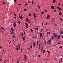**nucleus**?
I'll use <instances>...</instances> for the list:
<instances>
[{"instance_id":"16","label":"nucleus","mask_w":63,"mask_h":63,"mask_svg":"<svg viewBox=\"0 0 63 63\" xmlns=\"http://www.w3.org/2000/svg\"><path fill=\"white\" fill-rule=\"evenodd\" d=\"M46 52V51L45 50H44L43 51V53H44V52Z\"/></svg>"},{"instance_id":"38","label":"nucleus","mask_w":63,"mask_h":63,"mask_svg":"<svg viewBox=\"0 0 63 63\" xmlns=\"http://www.w3.org/2000/svg\"><path fill=\"white\" fill-rule=\"evenodd\" d=\"M35 29L36 30H38V28H36Z\"/></svg>"},{"instance_id":"48","label":"nucleus","mask_w":63,"mask_h":63,"mask_svg":"<svg viewBox=\"0 0 63 63\" xmlns=\"http://www.w3.org/2000/svg\"><path fill=\"white\" fill-rule=\"evenodd\" d=\"M27 10V9H24V11H26V10Z\"/></svg>"},{"instance_id":"13","label":"nucleus","mask_w":63,"mask_h":63,"mask_svg":"<svg viewBox=\"0 0 63 63\" xmlns=\"http://www.w3.org/2000/svg\"><path fill=\"white\" fill-rule=\"evenodd\" d=\"M20 48V47H19V48H18V47H17V48H16V50H19V49Z\"/></svg>"},{"instance_id":"1","label":"nucleus","mask_w":63,"mask_h":63,"mask_svg":"<svg viewBox=\"0 0 63 63\" xmlns=\"http://www.w3.org/2000/svg\"><path fill=\"white\" fill-rule=\"evenodd\" d=\"M16 23H14V27H16Z\"/></svg>"},{"instance_id":"10","label":"nucleus","mask_w":63,"mask_h":63,"mask_svg":"<svg viewBox=\"0 0 63 63\" xmlns=\"http://www.w3.org/2000/svg\"><path fill=\"white\" fill-rule=\"evenodd\" d=\"M35 13H34V14H33V16L35 17L36 16H35Z\"/></svg>"},{"instance_id":"30","label":"nucleus","mask_w":63,"mask_h":63,"mask_svg":"<svg viewBox=\"0 0 63 63\" xmlns=\"http://www.w3.org/2000/svg\"><path fill=\"white\" fill-rule=\"evenodd\" d=\"M38 56L39 57H41V55H38Z\"/></svg>"},{"instance_id":"26","label":"nucleus","mask_w":63,"mask_h":63,"mask_svg":"<svg viewBox=\"0 0 63 63\" xmlns=\"http://www.w3.org/2000/svg\"><path fill=\"white\" fill-rule=\"evenodd\" d=\"M26 25L27 26H28V25L27 24V23H26Z\"/></svg>"},{"instance_id":"47","label":"nucleus","mask_w":63,"mask_h":63,"mask_svg":"<svg viewBox=\"0 0 63 63\" xmlns=\"http://www.w3.org/2000/svg\"><path fill=\"white\" fill-rule=\"evenodd\" d=\"M38 8H39V9L40 8V7L39 5H38Z\"/></svg>"},{"instance_id":"31","label":"nucleus","mask_w":63,"mask_h":63,"mask_svg":"<svg viewBox=\"0 0 63 63\" xmlns=\"http://www.w3.org/2000/svg\"><path fill=\"white\" fill-rule=\"evenodd\" d=\"M57 44H61V43L59 42H58V43H57Z\"/></svg>"},{"instance_id":"54","label":"nucleus","mask_w":63,"mask_h":63,"mask_svg":"<svg viewBox=\"0 0 63 63\" xmlns=\"http://www.w3.org/2000/svg\"><path fill=\"white\" fill-rule=\"evenodd\" d=\"M45 11L46 12H47V10H45Z\"/></svg>"},{"instance_id":"33","label":"nucleus","mask_w":63,"mask_h":63,"mask_svg":"<svg viewBox=\"0 0 63 63\" xmlns=\"http://www.w3.org/2000/svg\"><path fill=\"white\" fill-rule=\"evenodd\" d=\"M31 32H33V30H32V29H31Z\"/></svg>"},{"instance_id":"14","label":"nucleus","mask_w":63,"mask_h":63,"mask_svg":"<svg viewBox=\"0 0 63 63\" xmlns=\"http://www.w3.org/2000/svg\"><path fill=\"white\" fill-rule=\"evenodd\" d=\"M26 55H25L24 57V58H26Z\"/></svg>"},{"instance_id":"7","label":"nucleus","mask_w":63,"mask_h":63,"mask_svg":"<svg viewBox=\"0 0 63 63\" xmlns=\"http://www.w3.org/2000/svg\"><path fill=\"white\" fill-rule=\"evenodd\" d=\"M11 30L12 32H14V29H13V28H11Z\"/></svg>"},{"instance_id":"12","label":"nucleus","mask_w":63,"mask_h":63,"mask_svg":"<svg viewBox=\"0 0 63 63\" xmlns=\"http://www.w3.org/2000/svg\"><path fill=\"white\" fill-rule=\"evenodd\" d=\"M35 45H36V43L35 42H34V43H33V46H35Z\"/></svg>"},{"instance_id":"2","label":"nucleus","mask_w":63,"mask_h":63,"mask_svg":"<svg viewBox=\"0 0 63 63\" xmlns=\"http://www.w3.org/2000/svg\"><path fill=\"white\" fill-rule=\"evenodd\" d=\"M42 45L41 44L39 45V49H40V48L41 47V46Z\"/></svg>"},{"instance_id":"42","label":"nucleus","mask_w":63,"mask_h":63,"mask_svg":"<svg viewBox=\"0 0 63 63\" xmlns=\"http://www.w3.org/2000/svg\"><path fill=\"white\" fill-rule=\"evenodd\" d=\"M22 52V49H21L20 52Z\"/></svg>"},{"instance_id":"25","label":"nucleus","mask_w":63,"mask_h":63,"mask_svg":"<svg viewBox=\"0 0 63 63\" xmlns=\"http://www.w3.org/2000/svg\"><path fill=\"white\" fill-rule=\"evenodd\" d=\"M38 41H37L36 43H37V45H39V44H38Z\"/></svg>"},{"instance_id":"8","label":"nucleus","mask_w":63,"mask_h":63,"mask_svg":"<svg viewBox=\"0 0 63 63\" xmlns=\"http://www.w3.org/2000/svg\"><path fill=\"white\" fill-rule=\"evenodd\" d=\"M51 8L53 9H54V6H51Z\"/></svg>"},{"instance_id":"36","label":"nucleus","mask_w":63,"mask_h":63,"mask_svg":"<svg viewBox=\"0 0 63 63\" xmlns=\"http://www.w3.org/2000/svg\"><path fill=\"white\" fill-rule=\"evenodd\" d=\"M52 40H53L54 39V37H52Z\"/></svg>"},{"instance_id":"39","label":"nucleus","mask_w":63,"mask_h":63,"mask_svg":"<svg viewBox=\"0 0 63 63\" xmlns=\"http://www.w3.org/2000/svg\"><path fill=\"white\" fill-rule=\"evenodd\" d=\"M18 23H19V24H20V21H18Z\"/></svg>"},{"instance_id":"41","label":"nucleus","mask_w":63,"mask_h":63,"mask_svg":"<svg viewBox=\"0 0 63 63\" xmlns=\"http://www.w3.org/2000/svg\"><path fill=\"white\" fill-rule=\"evenodd\" d=\"M59 9L60 10H62L61 9V8H59Z\"/></svg>"},{"instance_id":"43","label":"nucleus","mask_w":63,"mask_h":63,"mask_svg":"<svg viewBox=\"0 0 63 63\" xmlns=\"http://www.w3.org/2000/svg\"><path fill=\"white\" fill-rule=\"evenodd\" d=\"M56 1H53V3H54Z\"/></svg>"},{"instance_id":"19","label":"nucleus","mask_w":63,"mask_h":63,"mask_svg":"<svg viewBox=\"0 0 63 63\" xmlns=\"http://www.w3.org/2000/svg\"><path fill=\"white\" fill-rule=\"evenodd\" d=\"M30 47L31 48H32V45H31V46H30Z\"/></svg>"},{"instance_id":"57","label":"nucleus","mask_w":63,"mask_h":63,"mask_svg":"<svg viewBox=\"0 0 63 63\" xmlns=\"http://www.w3.org/2000/svg\"><path fill=\"white\" fill-rule=\"evenodd\" d=\"M25 38H24L23 39V41H24V40H25Z\"/></svg>"},{"instance_id":"49","label":"nucleus","mask_w":63,"mask_h":63,"mask_svg":"<svg viewBox=\"0 0 63 63\" xmlns=\"http://www.w3.org/2000/svg\"><path fill=\"white\" fill-rule=\"evenodd\" d=\"M54 25H55V26H57V24H54Z\"/></svg>"},{"instance_id":"37","label":"nucleus","mask_w":63,"mask_h":63,"mask_svg":"<svg viewBox=\"0 0 63 63\" xmlns=\"http://www.w3.org/2000/svg\"><path fill=\"white\" fill-rule=\"evenodd\" d=\"M61 33L62 34H63V31H62L61 32Z\"/></svg>"},{"instance_id":"55","label":"nucleus","mask_w":63,"mask_h":63,"mask_svg":"<svg viewBox=\"0 0 63 63\" xmlns=\"http://www.w3.org/2000/svg\"><path fill=\"white\" fill-rule=\"evenodd\" d=\"M0 49H2V47H1V46H0Z\"/></svg>"},{"instance_id":"62","label":"nucleus","mask_w":63,"mask_h":63,"mask_svg":"<svg viewBox=\"0 0 63 63\" xmlns=\"http://www.w3.org/2000/svg\"><path fill=\"white\" fill-rule=\"evenodd\" d=\"M53 35H55V33H53Z\"/></svg>"},{"instance_id":"28","label":"nucleus","mask_w":63,"mask_h":63,"mask_svg":"<svg viewBox=\"0 0 63 63\" xmlns=\"http://www.w3.org/2000/svg\"><path fill=\"white\" fill-rule=\"evenodd\" d=\"M33 2H34V1L33 0H32V3L33 4H33H34Z\"/></svg>"},{"instance_id":"4","label":"nucleus","mask_w":63,"mask_h":63,"mask_svg":"<svg viewBox=\"0 0 63 63\" xmlns=\"http://www.w3.org/2000/svg\"><path fill=\"white\" fill-rule=\"evenodd\" d=\"M60 59L61 60V61H60L59 62V63H61L62 62V60H63V59L62 58H60Z\"/></svg>"},{"instance_id":"29","label":"nucleus","mask_w":63,"mask_h":63,"mask_svg":"<svg viewBox=\"0 0 63 63\" xmlns=\"http://www.w3.org/2000/svg\"><path fill=\"white\" fill-rule=\"evenodd\" d=\"M44 12H41V14H44Z\"/></svg>"},{"instance_id":"9","label":"nucleus","mask_w":63,"mask_h":63,"mask_svg":"<svg viewBox=\"0 0 63 63\" xmlns=\"http://www.w3.org/2000/svg\"><path fill=\"white\" fill-rule=\"evenodd\" d=\"M60 37H61L60 35H59L58 37L57 38H58V39H59V38H60Z\"/></svg>"},{"instance_id":"5","label":"nucleus","mask_w":63,"mask_h":63,"mask_svg":"<svg viewBox=\"0 0 63 63\" xmlns=\"http://www.w3.org/2000/svg\"><path fill=\"white\" fill-rule=\"evenodd\" d=\"M19 18L20 19H23L22 15H21L20 17H19Z\"/></svg>"},{"instance_id":"64","label":"nucleus","mask_w":63,"mask_h":63,"mask_svg":"<svg viewBox=\"0 0 63 63\" xmlns=\"http://www.w3.org/2000/svg\"><path fill=\"white\" fill-rule=\"evenodd\" d=\"M57 8L58 9H59V7H57Z\"/></svg>"},{"instance_id":"60","label":"nucleus","mask_w":63,"mask_h":63,"mask_svg":"<svg viewBox=\"0 0 63 63\" xmlns=\"http://www.w3.org/2000/svg\"><path fill=\"white\" fill-rule=\"evenodd\" d=\"M42 25L43 26V23H42Z\"/></svg>"},{"instance_id":"51","label":"nucleus","mask_w":63,"mask_h":63,"mask_svg":"<svg viewBox=\"0 0 63 63\" xmlns=\"http://www.w3.org/2000/svg\"><path fill=\"white\" fill-rule=\"evenodd\" d=\"M43 47H42V49H41V50L42 51H43Z\"/></svg>"},{"instance_id":"32","label":"nucleus","mask_w":63,"mask_h":63,"mask_svg":"<svg viewBox=\"0 0 63 63\" xmlns=\"http://www.w3.org/2000/svg\"><path fill=\"white\" fill-rule=\"evenodd\" d=\"M22 38H23V39H24V38H25V36L23 37H22Z\"/></svg>"},{"instance_id":"21","label":"nucleus","mask_w":63,"mask_h":63,"mask_svg":"<svg viewBox=\"0 0 63 63\" xmlns=\"http://www.w3.org/2000/svg\"><path fill=\"white\" fill-rule=\"evenodd\" d=\"M62 46H61V47H59V48H62Z\"/></svg>"},{"instance_id":"59","label":"nucleus","mask_w":63,"mask_h":63,"mask_svg":"<svg viewBox=\"0 0 63 63\" xmlns=\"http://www.w3.org/2000/svg\"><path fill=\"white\" fill-rule=\"evenodd\" d=\"M47 19H49V18L48 17V16H47Z\"/></svg>"},{"instance_id":"63","label":"nucleus","mask_w":63,"mask_h":63,"mask_svg":"<svg viewBox=\"0 0 63 63\" xmlns=\"http://www.w3.org/2000/svg\"><path fill=\"white\" fill-rule=\"evenodd\" d=\"M25 5H28V4H26H26H25Z\"/></svg>"},{"instance_id":"24","label":"nucleus","mask_w":63,"mask_h":63,"mask_svg":"<svg viewBox=\"0 0 63 63\" xmlns=\"http://www.w3.org/2000/svg\"><path fill=\"white\" fill-rule=\"evenodd\" d=\"M1 28L2 29H3V30H4V29L2 27H1Z\"/></svg>"},{"instance_id":"3","label":"nucleus","mask_w":63,"mask_h":63,"mask_svg":"<svg viewBox=\"0 0 63 63\" xmlns=\"http://www.w3.org/2000/svg\"><path fill=\"white\" fill-rule=\"evenodd\" d=\"M53 36H54V37H56L57 38V37H58V35H57V34H55V35H53Z\"/></svg>"},{"instance_id":"18","label":"nucleus","mask_w":63,"mask_h":63,"mask_svg":"<svg viewBox=\"0 0 63 63\" xmlns=\"http://www.w3.org/2000/svg\"><path fill=\"white\" fill-rule=\"evenodd\" d=\"M47 16H48L49 19V17H50V15H47Z\"/></svg>"},{"instance_id":"22","label":"nucleus","mask_w":63,"mask_h":63,"mask_svg":"<svg viewBox=\"0 0 63 63\" xmlns=\"http://www.w3.org/2000/svg\"><path fill=\"white\" fill-rule=\"evenodd\" d=\"M47 52L48 53H50V52H49V51H48V50H47Z\"/></svg>"},{"instance_id":"58","label":"nucleus","mask_w":63,"mask_h":63,"mask_svg":"<svg viewBox=\"0 0 63 63\" xmlns=\"http://www.w3.org/2000/svg\"><path fill=\"white\" fill-rule=\"evenodd\" d=\"M54 12H56V10H54Z\"/></svg>"},{"instance_id":"23","label":"nucleus","mask_w":63,"mask_h":63,"mask_svg":"<svg viewBox=\"0 0 63 63\" xmlns=\"http://www.w3.org/2000/svg\"><path fill=\"white\" fill-rule=\"evenodd\" d=\"M60 20L62 21H63V19H62V18H60Z\"/></svg>"},{"instance_id":"46","label":"nucleus","mask_w":63,"mask_h":63,"mask_svg":"<svg viewBox=\"0 0 63 63\" xmlns=\"http://www.w3.org/2000/svg\"><path fill=\"white\" fill-rule=\"evenodd\" d=\"M23 35H24L23 33H22V36H23Z\"/></svg>"},{"instance_id":"61","label":"nucleus","mask_w":63,"mask_h":63,"mask_svg":"<svg viewBox=\"0 0 63 63\" xmlns=\"http://www.w3.org/2000/svg\"><path fill=\"white\" fill-rule=\"evenodd\" d=\"M46 25H47V22L46 23Z\"/></svg>"},{"instance_id":"50","label":"nucleus","mask_w":63,"mask_h":63,"mask_svg":"<svg viewBox=\"0 0 63 63\" xmlns=\"http://www.w3.org/2000/svg\"><path fill=\"white\" fill-rule=\"evenodd\" d=\"M17 0H14V2H16Z\"/></svg>"},{"instance_id":"40","label":"nucleus","mask_w":63,"mask_h":63,"mask_svg":"<svg viewBox=\"0 0 63 63\" xmlns=\"http://www.w3.org/2000/svg\"><path fill=\"white\" fill-rule=\"evenodd\" d=\"M19 63V61H17V63Z\"/></svg>"},{"instance_id":"53","label":"nucleus","mask_w":63,"mask_h":63,"mask_svg":"<svg viewBox=\"0 0 63 63\" xmlns=\"http://www.w3.org/2000/svg\"><path fill=\"white\" fill-rule=\"evenodd\" d=\"M26 28H27V29H28V26H26Z\"/></svg>"},{"instance_id":"56","label":"nucleus","mask_w":63,"mask_h":63,"mask_svg":"<svg viewBox=\"0 0 63 63\" xmlns=\"http://www.w3.org/2000/svg\"><path fill=\"white\" fill-rule=\"evenodd\" d=\"M1 60H2V59H0V61H1Z\"/></svg>"},{"instance_id":"34","label":"nucleus","mask_w":63,"mask_h":63,"mask_svg":"<svg viewBox=\"0 0 63 63\" xmlns=\"http://www.w3.org/2000/svg\"><path fill=\"white\" fill-rule=\"evenodd\" d=\"M18 5H21V4L20 3H19V4H18Z\"/></svg>"},{"instance_id":"45","label":"nucleus","mask_w":63,"mask_h":63,"mask_svg":"<svg viewBox=\"0 0 63 63\" xmlns=\"http://www.w3.org/2000/svg\"><path fill=\"white\" fill-rule=\"evenodd\" d=\"M11 34H13V32H11Z\"/></svg>"},{"instance_id":"27","label":"nucleus","mask_w":63,"mask_h":63,"mask_svg":"<svg viewBox=\"0 0 63 63\" xmlns=\"http://www.w3.org/2000/svg\"><path fill=\"white\" fill-rule=\"evenodd\" d=\"M12 43V41H10V43H9V44H10V43Z\"/></svg>"},{"instance_id":"15","label":"nucleus","mask_w":63,"mask_h":63,"mask_svg":"<svg viewBox=\"0 0 63 63\" xmlns=\"http://www.w3.org/2000/svg\"><path fill=\"white\" fill-rule=\"evenodd\" d=\"M40 37H41L42 36V35L41 33H40Z\"/></svg>"},{"instance_id":"20","label":"nucleus","mask_w":63,"mask_h":63,"mask_svg":"<svg viewBox=\"0 0 63 63\" xmlns=\"http://www.w3.org/2000/svg\"><path fill=\"white\" fill-rule=\"evenodd\" d=\"M14 15H15V16H16V14H15V12L14 13Z\"/></svg>"},{"instance_id":"11","label":"nucleus","mask_w":63,"mask_h":63,"mask_svg":"<svg viewBox=\"0 0 63 63\" xmlns=\"http://www.w3.org/2000/svg\"><path fill=\"white\" fill-rule=\"evenodd\" d=\"M59 15L60 16L62 15V13H61V12H59Z\"/></svg>"},{"instance_id":"52","label":"nucleus","mask_w":63,"mask_h":63,"mask_svg":"<svg viewBox=\"0 0 63 63\" xmlns=\"http://www.w3.org/2000/svg\"><path fill=\"white\" fill-rule=\"evenodd\" d=\"M15 35H14V36H13V38H15Z\"/></svg>"},{"instance_id":"44","label":"nucleus","mask_w":63,"mask_h":63,"mask_svg":"<svg viewBox=\"0 0 63 63\" xmlns=\"http://www.w3.org/2000/svg\"><path fill=\"white\" fill-rule=\"evenodd\" d=\"M31 13H30L29 15V16H31Z\"/></svg>"},{"instance_id":"6","label":"nucleus","mask_w":63,"mask_h":63,"mask_svg":"<svg viewBox=\"0 0 63 63\" xmlns=\"http://www.w3.org/2000/svg\"><path fill=\"white\" fill-rule=\"evenodd\" d=\"M51 42V40H48V44L49 45L50 44V43Z\"/></svg>"},{"instance_id":"17","label":"nucleus","mask_w":63,"mask_h":63,"mask_svg":"<svg viewBox=\"0 0 63 63\" xmlns=\"http://www.w3.org/2000/svg\"><path fill=\"white\" fill-rule=\"evenodd\" d=\"M26 21H28L29 20H28V18H27Z\"/></svg>"},{"instance_id":"35","label":"nucleus","mask_w":63,"mask_h":63,"mask_svg":"<svg viewBox=\"0 0 63 63\" xmlns=\"http://www.w3.org/2000/svg\"><path fill=\"white\" fill-rule=\"evenodd\" d=\"M43 30V29H41V32H42Z\"/></svg>"}]
</instances>
